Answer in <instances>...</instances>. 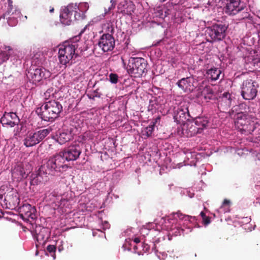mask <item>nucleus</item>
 Instances as JSON below:
<instances>
[{"instance_id": "nucleus-16", "label": "nucleus", "mask_w": 260, "mask_h": 260, "mask_svg": "<svg viewBox=\"0 0 260 260\" xmlns=\"http://www.w3.org/2000/svg\"><path fill=\"white\" fill-rule=\"evenodd\" d=\"M244 4L241 0H230L225 7V13L229 15H236Z\"/></svg>"}, {"instance_id": "nucleus-32", "label": "nucleus", "mask_w": 260, "mask_h": 260, "mask_svg": "<svg viewBox=\"0 0 260 260\" xmlns=\"http://www.w3.org/2000/svg\"><path fill=\"white\" fill-rule=\"evenodd\" d=\"M99 89H96L92 92L88 93L87 94L88 98L92 100H94L95 98H100L102 94L98 91Z\"/></svg>"}, {"instance_id": "nucleus-33", "label": "nucleus", "mask_w": 260, "mask_h": 260, "mask_svg": "<svg viewBox=\"0 0 260 260\" xmlns=\"http://www.w3.org/2000/svg\"><path fill=\"white\" fill-rule=\"evenodd\" d=\"M110 81L112 83H117L118 82V76L116 74L111 73L109 75Z\"/></svg>"}, {"instance_id": "nucleus-9", "label": "nucleus", "mask_w": 260, "mask_h": 260, "mask_svg": "<svg viewBox=\"0 0 260 260\" xmlns=\"http://www.w3.org/2000/svg\"><path fill=\"white\" fill-rule=\"evenodd\" d=\"M237 127L242 132L250 133L251 120L249 116L243 112H238L235 116Z\"/></svg>"}, {"instance_id": "nucleus-2", "label": "nucleus", "mask_w": 260, "mask_h": 260, "mask_svg": "<svg viewBox=\"0 0 260 260\" xmlns=\"http://www.w3.org/2000/svg\"><path fill=\"white\" fill-rule=\"evenodd\" d=\"M87 46L82 41L68 42L63 43L58 50V58L62 65L71 64V61L79 56L80 54L87 49Z\"/></svg>"}, {"instance_id": "nucleus-10", "label": "nucleus", "mask_w": 260, "mask_h": 260, "mask_svg": "<svg viewBox=\"0 0 260 260\" xmlns=\"http://www.w3.org/2000/svg\"><path fill=\"white\" fill-rule=\"evenodd\" d=\"M194 125L191 124L188 128L190 133L188 134L190 137L201 133L203 129L207 128L209 124V119L205 116L198 117L194 120Z\"/></svg>"}, {"instance_id": "nucleus-23", "label": "nucleus", "mask_w": 260, "mask_h": 260, "mask_svg": "<svg viewBox=\"0 0 260 260\" xmlns=\"http://www.w3.org/2000/svg\"><path fill=\"white\" fill-rule=\"evenodd\" d=\"M207 77L212 81H216L218 79H221L223 76L221 75L220 69L216 68H212L206 71Z\"/></svg>"}, {"instance_id": "nucleus-11", "label": "nucleus", "mask_w": 260, "mask_h": 260, "mask_svg": "<svg viewBox=\"0 0 260 260\" xmlns=\"http://www.w3.org/2000/svg\"><path fill=\"white\" fill-rule=\"evenodd\" d=\"M82 152L79 145H73L68 147L60 152L64 159L67 161H74L77 159Z\"/></svg>"}, {"instance_id": "nucleus-46", "label": "nucleus", "mask_w": 260, "mask_h": 260, "mask_svg": "<svg viewBox=\"0 0 260 260\" xmlns=\"http://www.w3.org/2000/svg\"><path fill=\"white\" fill-rule=\"evenodd\" d=\"M191 218H183V220H184L185 221H190V219Z\"/></svg>"}, {"instance_id": "nucleus-41", "label": "nucleus", "mask_w": 260, "mask_h": 260, "mask_svg": "<svg viewBox=\"0 0 260 260\" xmlns=\"http://www.w3.org/2000/svg\"><path fill=\"white\" fill-rule=\"evenodd\" d=\"M104 226H105V229H109L110 227V224L107 221H105Z\"/></svg>"}, {"instance_id": "nucleus-30", "label": "nucleus", "mask_w": 260, "mask_h": 260, "mask_svg": "<svg viewBox=\"0 0 260 260\" xmlns=\"http://www.w3.org/2000/svg\"><path fill=\"white\" fill-rule=\"evenodd\" d=\"M158 120H159V118L157 117L155 119V121L154 122H153L152 124L149 125L145 128V133L147 137H149L151 135L154 131V125Z\"/></svg>"}, {"instance_id": "nucleus-14", "label": "nucleus", "mask_w": 260, "mask_h": 260, "mask_svg": "<svg viewBox=\"0 0 260 260\" xmlns=\"http://www.w3.org/2000/svg\"><path fill=\"white\" fill-rule=\"evenodd\" d=\"M177 85L184 92H190L196 88L197 82L194 78L190 76L179 80Z\"/></svg>"}, {"instance_id": "nucleus-38", "label": "nucleus", "mask_w": 260, "mask_h": 260, "mask_svg": "<svg viewBox=\"0 0 260 260\" xmlns=\"http://www.w3.org/2000/svg\"><path fill=\"white\" fill-rule=\"evenodd\" d=\"M230 200H228L227 199H224L223 202V203H222V206H229L230 204Z\"/></svg>"}, {"instance_id": "nucleus-24", "label": "nucleus", "mask_w": 260, "mask_h": 260, "mask_svg": "<svg viewBox=\"0 0 260 260\" xmlns=\"http://www.w3.org/2000/svg\"><path fill=\"white\" fill-rule=\"evenodd\" d=\"M35 238L37 241L41 243V242L44 241L45 239L48 238V235L47 234V229L41 226L37 227L35 230Z\"/></svg>"}, {"instance_id": "nucleus-19", "label": "nucleus", "mask_w": 260, "mask_h": 260, "mask_svg": "<svg viewBox=\"0 0 260 260\" xmlns=\"http://www.w3.org/2000/svg\"><path fill=\"white\" fill-rule=\"evenodd\" d=\"M12 176L17 181H20L27 176V174L25 172L23 165L20 164L15 166L12 170Z\"/></svg>"}, {"instance_id": "nucleus-36", "label": "nucleus", "mask_w": 260, "mask_h": 260, "mask_svg": "<svg viewBox=\"0 0 260 260\" xmlns=\"http://www.w3.org/2000/svg\"><path fill=\"white\" fill-rule=\"evenodd\" d=\"M210 222V217L209 216H206L203 219V223L205 225L209 224Z\"/></svg>"}, {"instance_id": "nucleus-39", "label": "nucleus", "mask_w": 260, "mask_h": 260, "mask_svg": "<svg viewBox=\"0 0 260 260\" xmlns=\"http://www.w3.org/2000/svg\"><path fill=\"white\" fill-rule=\"evenodd\" d=\"M149 249V246L147 244H143V250H145L146 251H148Z\"/></svg>"}, {"instance_id": "nucleus-31", "label": "nucleus", "mask_w": 260, "mask_h": 260, "mask_svg": "<svg viewBox=\"0 0 260 260\" xmlns=\"http://www.w3.org/2000/svg\"><path fill=\"white\" fill-rule=\"evenodd\" d=\"M5 201L8 202L9 204L12 203L15 204L18 202V198L16 195L13 196V194H7L5 197Z\"/></svg>"}, {"instance_id": "nucleus-3", "label": "nucleus", "mask_w": 260, "mask_h": 260, "mask_svg": "<svg viewBox=\"0 0 260 260\" xmlns=\"http://www.w3.org/2000/svg\"><path fill=\"white\" fill-rule=\"evenodd\" d=\"M62 111V106L58 101L51 100L46 102L40 108H38L36 113L43 120L46 121H53L59 116Z\"/></svg>"}, {"instance_id": "nucleus-1", "label": "nucleus", "mask_w": 260, "mask_h": 260, "mask_svg": "<svg viewBox=\"0 0 260 260\" xmlns=\"http://www.w3.org/2000/svg\"><path fill=\"white\" fill-rule=\"evenodd\" d=\"M65 160L60 152L51 157L45 164L40 167L36 177L32 180L33 183H45L49 179V175H53L55 172L66 170L68 167L64 164Z\"/></svg>"}, {"instance_id": "nucleus-43", "label": "nucleus", "mask_w": 260, "mask_h": 260, "mask_svg": "<svg viewBox=\"0 0 260 260\" xmlns=\"http://www.w3.org/2000/svg\"><path fill=\"white\" fill-rule=\"evenodd\" d=\"M200 215L201 216V217H202V219H203L204 217H206V216H207L205 215V213L204 212H203V211H202V212H201L200 213Z\"/></svg>"}, {"instance_id": "nucleus-7", "label": "nucleus", "mask_w": 260, "mask_h": 260, "mask_svg": "<svg viewBox=\"0 0 260 260\" xmlns=\"http://www.w3.org/2000/svg\"><path fill=\"white\" fill-rule=\"evenodd\" d=\"M258 84L252 80H246L243 82L241 95L246 100L254 99L257 93Z\"/></svg>"}, {"instance_id": "nucleus-22", "label": "nucleus", "mask_w": 260, "mask_h": 260, "mask_svg": "<svg viewBox=\"0 0 260 260\" xmlns=\"http://www.w3.org/2000/svg\"><path fill=\"white\" fill-rule=\"evenodd\" d=\"M58 133V135L57 134V141L60 144H64L72 138L71 132L68 129H62Z\"/></svg>"}, {"instance_id": "nucleus-35", "label": "nucleus", "mask_w": 260, "mask_h": 260, "mask_svg": "<svg viewBox=\"0 0 260 260\" xmlns=\"http://www.w3.org/2000/svg\"><path fill=\"white\" fill-rule=\"evenodd\" d=\"M176 214L177 215V216L180 219H181V220H183V218H192L191 216H188V215H184L182 213L180 212L179 211V212H177Z\"/></svg>"}, {"instance_id": "nucleus-20", "label": "nucleus", "mask_w": 260, "mask_h": 260, "mask_svg": "<svg viewBox=\"0 0 260 260\" xmlns=\"http://www.w3.org/2000/svg\"><path fill=\"white\" fill-rule=\"evenodd\" d=\"M189 116V113L187 107H181L174 112V119L175 121L181 122L186 119V115Z\"/></svg>"}, {"instance_id": "nucleus-26", "label": "nucleus", "mask_w": 260, "mask_h": 260, "mask_svg": "<svg viewBox=\"0 0 260 260\" xmlns=\"http://www.w3.org/2000/svg\"><path fill=\"white\" fill-rule=\"evenodd\" d=\"M201 95L205 100L207 102H208L210 100H213L216 98L214 91L209 86L205 87L201 92Z\"/></svg>"}, {"instance_id": "nucleus-21", "label": "nucleus", "mask_w": 260, "mask_h": 260, "mask_svg": "<svg viewBox=\"0 0 260 260\" xmlns=\"http://www.w3.org/2000/svg\"><path fill=\"white\" fill-rule=\"evenodd\" d=\"M232 101L231 95L229 92H225L218 102V106L223 110H227L231 106Z\"/></svg>"}, {"instance_id": "nucleus-5", "label": "nucleus", "mask_w": 260, "mask_h": 260, "mask_svg": "<svg viewBox=\"0 0 260 260\" xmlns=\"http://www.w3.org/2000/svg\"><path fill=\"white\" fill-rule=\"evenodd\" d=\"M52 131L50 127L36 132H28L23 140V144L26 147H32L41 142Z\"/></svg>"}, {"instance_id": "nucleus-12", "label": "nucleus", "mask_w": 260, "mask_h": 260, "mask_svg": "<svg viewBox=\"0 0 260 260\" xmlns=\"http://www.w3.org/2000/svg\"><path fill=\"white\" fill-rule=\"evenodd\" d=\"M98 45L104 52L112 50L115 46V40L112 35L109 33L103 35L98 42Z\"/></svg>"}, {"instance_id": "nucleus-45", "label": "nucleus", "mask_w": 260, "mask_h": 260, "mask_svg": "<svg viewBox=\"0 0 260 260\" xmlns=\"http://www.w3.org/2000/svg\"><path fill=\"white\" fill-rule=\"evenodd\" d=\"M54 8H52L51 9H50L49 11L51 13H53L54 12Z\"/></svg>"}, {"instance_id": "nucleus-6", "label": "nucleus", "mask_w": 260, "mask_h": 260, "mask_svg": "<svg viewBox=\"0 0 260 260\" xmlns=\"http://www.w3.org/2000/svg\"><path fill=\"white\" fill-rule=\"evenodd\" d=\"M228 27L222 24H215L207 28L206 31L207 41L213 43L222 40L226 36Z\"/></svg>"}, {"instance_id": "nucleus-17", "label": "nucleus", "mask_w": 260, "mask_h": 260, "mask_svg": "<svg viewBox=\"0 0 260 260\" xmlns=\"http://www.w3.org/2000/svg\"><path fill=\"white\" fill-rule=\"evenodd\" d=\"M19 121V119L18 116L13 112H5L1 119V122L3 125H7L11 127L17 124Z\"/></svg>"}, {"instance_id": "nucleus-18", "label": "nucleus", "mask_w": 260, "mask_h": 260, "mask_svg": "<svg viewBox=\"0 0 260 260\" xmlns=\"http://www.w3.org/2000/svg\"><path fill=\"white\" fill-rule=\"evenodd\" d=\"M20 11L17 8L8 9L5 14V17L7 19L8 24L11 26L17 25L18 18L20 17Z\"/></svg>"}, {"instance_id": "nucleus-29", "label": "nucleus", "mask_w": 260, "mask_h": 260, "mask_svg": "<svg viewBox=\"0 0 260 260\" xmlns=\"http://www.w3.org/2000/svg\"><path fill=\"white\" fill-rule=\"evenodd\" d=\"M43 58L44 56L41 52H38L36 53L31 58L32 64L38 66L41 64L43 61Z\"/></svg>"}, {"instance_id": "nucleus-28", "label": "nucleus", "mask_w": 260, "mask_h": 260, "mask_svg": "<svg viewBox=\"0 0 260 260\" xmlns=\"http://www.w3.org/2000/svg\"><path fill=\"white\" fill-rule=\"evenodd\" d=\"M236 15H238L237 17L239 20L249 18L250 16L248 9L246 7L244 3L242 6V8L240 9V10H239Z\"/></svg>"}, {"instance_id": "nucleus-8", "label": "nucleus", "mask_w": 260, "mask_h": 260, "mask_svg": "<svg viewBox=\"0 0 260 260\" xmlns=\"http://www.w3.org/2000/svg\"><path fill=\"white\" fill-rule=\"evenodd\" d=\"M50 76V73L45 68H35L34 67H30L27 74V78L34 84L39 83Z\"/></svg>"}, {"instance_id": "nucleus-13", "label": "nucleus", "mask_w": 260, "mask_h": 260, "mask_svg": "<svg viewBox=\"0 0 260 260\" xmlns=\"http://www.w3.org/2000/svg\"><path fill=\"white\" fill-rule=\"evenodd\" d=\"M20 216L24 220H35L37 218L36 209L29 204H23L19 208Z\"/></svg>"}, {"instance_id": "nucleus-27", "label": "nucleus", "mask_w": 260, "mask_h": 260, "mask_svg": "<svg viewBox=\"0 0 260 260\" xmlns=\"http://www.w3.org/2000/svg\"><path fill=\"white\" fill-rule=\"evenodd\" d=\"M69 5H75L76 9H74V11L72 12L74 20L82 19L84 17L83 11L81 10V7L82 5L85 6V4H81L77 5V4H71Z\"/></svg>"}, {"instance_id": "nucleus-37", "label": "nucleus", "mask_w": 260, "mask_h": 260, "mask_svg": "<svg viewBox=\"0 0 260 260\" xmlns=\"http://www.w3.org/2000/svg\"><path fill=\"white\" fill-rule=\"evenodd\" d=\"M8 9H15L16 8L14 6H13V1L12 0H8Z\"/></svg>"}, {"instance_id": "nucleus-4", "label": "nucleus", "mask_w": 260, "mask_h": 260, "mask_svg": "<svg viewBox=\"0 0 260 260\" xmlns=\"http://www.w3.org/2000/svg\"><path fill=\"white\" fill-rule=\"evenodd\" d=\"M147 61L141 57H133L128 60L126 67L127 72L132 76L140 77L147 72Z\"/></svg>"}, {"instance_id": "nucleus-40", "label": "nucleus", "mask_w": 260, "mask_h": 260, "mask_svg": "<svg viewBox=\"0 0 260 260\" xmlns=\"http://www.w3.org/2000/svg\"><path fill=\"white\" fill-rule=\"evenodd\" d=\"M134 242L136 243H139L140 242V239L138 237L135 238L134 239Z\"/></svg>"}, {"instance_id": "nucleus-44", "label": "nucleus", "mask_w": 260, "mask_h": 260, "mask_svg": "<svg viewBox=\"0 0 260 260\" xmlns=\"http://www.w3.org/2000/svg\"><path fill=\"white\" fill-rule=\"evenodd\" d=\"M81 70V68L80 67H78V66H76L74 68L73 71H79V70Z\"/></svg>"}, {"instance_id": "nucleus-25", "label": "nucleus", "mask_w": 260, "mask_h": 260, "mask_svg": "<svg viewBox=\"0 0 260 260\" xmlns=\"http://www.w3.org/2000/svg\"><path fill=\"white\" fill-rule=\"evenodd\" d=\"M13 52L10 46H5L3 50H0V66L9 59Z\"/></svg>"}, {"instance_id": "nucleus-15", "label": "nucleus", "mask_w": 260, "mask_h": 260, "mask_svg": "<svg viewBox=\"0 0 260 260\" xmlns=\"http://www.w3.org/2000/svg\"><path fill=\"white\" fill-rule=\"evenodd\" d=\"M75 5H68L61 12L60 15V20L62 24L66 25H71L74 20L72 12L75 9Z\"/></svg>"}, {"instance_id": "nucleus-42", "label": "nucleus", "mask_w": 260, "mask_h": 260, "mask_svg": "<svg viewBox=\"0 0 260 260\" xmlns=\"http://www.w3.org/2000/svg\"><path fill=\"white\" fill-rule=\"evenodd\" d=\"M108 28L109 29V32H110L112 34L114 31V28L112 27V26L111 25V27H109Z\"/></svg>"}, {"instance_id": "nucleus-34", "label": "nucleus", "mask_w": 260, "mask_h": 260, "mask_svg": "<svg viewBox=\"0 0 260 260\" xmlns=\"http://www.w3.org/2000/svg\"><path fill=\"white\" fill-rule=\"evenodd\" d=\"M56 247L55 245H49L47 247V251L50 253H53L54 255H55V252L56 251Z\"/></svg>"}]
</instances>
